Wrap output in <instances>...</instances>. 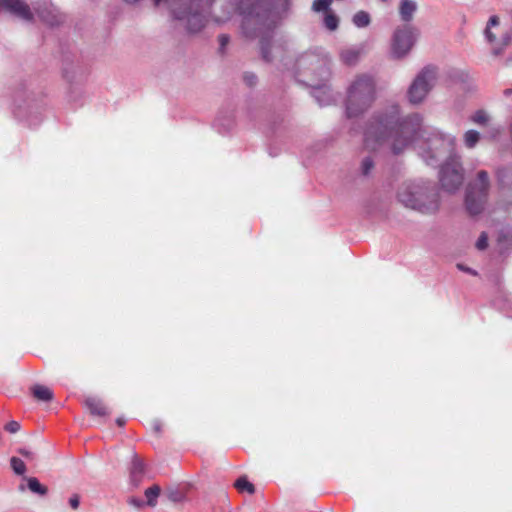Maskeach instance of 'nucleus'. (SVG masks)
<instances>
[{
  "mask_svg": "<svg viewBox=\"0 0 512 512\" xmlns=\"http://www.w3.org/2000/svg\"><path fill=\"white\" fill-rule=\"evenodd\" d=\"M160 492L161 488L158 485H153L145 490V497L149 506L154 507L157 504V498Z\"/></svg>",
  "mask_w": 512,
  "mask_h": 512,
  "instance_id": "obj_24",
  "label": "nucleus"
},
{
  "mask_svg": "<svg viewBox=\"0 0 512 512\" xmlns=\"http://www.w3.org/2000/svg\"><path fill=\"white\" fill-rule=\"evenodd\" d=\"M18 453L21 454L22 456H24L25 458L30 459V460H33L34 456H35L34 452H32V451H30V450H28L26 448H20L18 450Z\"/></svg>",
  "mask_w": 512,
  "mask_h": 512,
  "instance_id": "obj_38",
  "label": "nucleus"
},
{
  "mask_svg": "<svg viewBox=\"0 0 512 512\" xmlns=\"http://www.w3.org/2000/svg\"><path fill=\"white\" fill-rule=\"evenodd\" d=\"M5 430L9 433H16L20 430V424L17 421H10L5 425Z\"/></svg>",
  "mask_w": 512,
  "mask_h": 512,
  "instance_id": "obj_35",
  "label": "nucleus"
},
{
  "mask_svg": "<svg viewBox=\"0 0 512 512\" xmlns=\"http://www.w3.org/2000/svg\"><path fill=\"white\" fill-rule=\"evenodd\" d=\"M364 53V45L351 46L340 51L341 61L348 66L356 65Z\"/></svg>",
  "mask_w": 512,
  "mask_h": 512,
  "instance_id": "obj_14",
  "label": "nucleus"
},
{
  "mask_svg": "<svg viewBox=\"0 0 512 512\" xmlns=\"http://www.w3.org/2000/svg\"><path fill=\"white\" fill-rule=\"evenodd\" d=\"M503 94L508 97L512 95V88H507L503 91Z\"/></svg>",
  "mask_w": 512,
  "mask_h": 512,
  "instance_id": "obj_44",
  "label": "nucleus"
},
{
  "mask_svg": "<svg viewBox=\"0 0 512 512\" xmlns=\"http://www.w3.org/2000/svg\"><path fill=\"white\" fill-rule=\"evenodd\" d=\"M129 503H130L131 505L136 506V507H141V506L143 505V501H142V500H140V499H137V498H131V499L129 500Z\"/></svg>",
  "mask_w": 512,
  "mask_h": 512,
  "instance_id": "obj_41",
  "label": "nucleus"
},
{
  "mask_svg": "<svg viewBox=\"0 0 512 512\" xmlns=\"http://www.w3.org/2000/svg\"><path fill=\"white\" fill-rule=\"evenodd\" d=\"M219 42V53L224 54L227 45L230 42V37L227 34H221L218 37Z\"/></svg>",
  "mask_w": 512,
  "mask_h": 512,
  "instance_id": "obj_32",
  "label": "nucleus"
},
{
  "mask_svg": "<svg viewBox=\"0 0 512 512\" xmlns=\"http://www.w3.org/2000/svg\"><path fill=\"white\" fill-rule=\"evenodd\" d=\"M497 181L500 187L510 188L512 186V168L500 167L496 171Z\"/></svg>",
  "mask_w": 512,
  "mask_h": 512,
  "instance_id": "obj_18",
  "label": "nucleus"
},
{
  "mask_svg": "<svg viewBox=\"0 0 512 512\" xmlns=\"http://www.w3.org/2000/svg\"><path fill=\"white\" fill-rule=\"evenodd\" d=\"M313 96L320 106L328 105L332 102V95L328 87L325 85H317L314 87Z\"/></svg>",
  "mask_w": 512,
  "mask_h": 512,
  "instance_id": "obj_17",
  "label": "nucleus"
},
{
  "mask_svg": "<svg viewBox=\"0 0 512 512\" xmlns=\"http://www.w3.org/2000/svg\"><path fill=\"white\" fill-rule=\"evenodd\" d=\"M397 197L405 207L424 214H432L439 209V194L431 181L404 184Z\"/></svg>",
  "mask_w": 512,
  "mask_h": 512,
  "instance_id": "obj_4",
  "label": "nucleus"
},
{
  "mask_svg": "<svg viewBox=\"0 0 512 512\" xmlns=\"http://www.w3.org/2000/svg\"><path fill=\"white\" fill-rule=\"evenodd\" d=\"M382 2H387L388 0H381Z\"/></svg>",
  "mask_w": 512,
  "mask_h": 512,
  "instance_id": "obj_49",
  "label": "nucleus"
},
{
  "mask_svg": "<svg viewBox=\"0 0 512 512\" xmlns=\"http://www.w3.org/2000/svg\"><path fill=\"white\" fill-rule=\"evenodd\" d=\"M234 487L238 490L240 493L247 492L248 494H254L255 493V486L248 481L246 476L239 477L235 483Z\"/></svg>",
  "mask_w": 512,
  "mask_h": 512,
  "instance_id": "obj_21",
  "label": "nucleus"
},
{
  "mask_svg": "<svg viewBox=\"0 0 512 512\" xmlns=\"http://www.w3.org/2000/svg\"><path fill=\"white\" fill-rule=\"evenodd\" d=\"M376 99V83L369 74L355 76L347 88L345 112L349 119L366 112Z\"/></svg>",
  "mask_w": 512,
  "mask_h": 512,
  "instance_id": "obj_5",
  "label": "nucleus"
},
{
  "mask_svg": "<svg viewBox=\"0 0 512 512\" xmlns=\"http://www.w3.org/2000/svg\"><path fill=\"white\" fill-rule=\"evenodd\" d=\"M116 423H117L118 426H124L125 423H126V420L123 417H119V418L116 419Z\"/></svg>",
  "mask_w": 512,
  "mask_h": 512,
  "instance_id": "obj_43",
  "label": "nucleus"
},
{
  "mask_svg": "<svg viewBox=\"0 0 512 512\" xmlns=\"http://www.w3.org/2000/svg\"><path fill=\"white\" fill-rule=\"evenodd\" d=\"M487 246H488V236L485 232H482L476 242V247L479 250H485L487 248Z\"/></svg>",
  "mask_w": 512,
  "mask_h": 512,
  "instance_id": "obj_33",
  "label": "nucleus"
},
{
  "mask_svg": "<svg viewBox=\"0 0 512 512\" xmlns=\"http://www.w3.org/2000/svg\"><path fill=\"white\" fill-rule=\"evenodd\" d=\"M480 134L476 130H468L464 135V142L468 148H473L479 141Z\"/></svg>",
  "mask_w": 512,
  "mask_h": 512,
  "instance_id": "obj_27",
  "label": "nucleus"
},
{
  "mask_svg": "<svg viewBox=\"0 0 512 512\" xmlns=\"http://www.w3.org/2000/svg\"><path fill=\"white\" fill-rule=\"evenodd\" d=\"M471 120L476 124L485 125L489 120V116L484 110H478L472 115Z\"/></svg>",
  "mask_w": 512,
  "mask_h": 512,
  "instance_id": "obj_30",
  "label": "nucleus"
},
{
  "mask_svg": "<svg viewBox=\"0 0 512 512\" xmlns=\"http://www.w3.org/2000/svg\"><path fill=\"white\" fill-rule=\"evenodd\" d=\"M10 464L15 474L23 475L26 472V465L20 458L12 457Z\"/></svg>",
  "mask_w": 512,
  "mask_h": 512,
  "instance_id": "obj_29",
  "label": "nucleus"
},
{
  "mask_svg": "<svg viewBox=\"0 0 512 512\" xmlns=\"http://www.w3.org/2000/svg\"><path fill=\"white\" fill-rule=\"evenodd\" d=\"M216 0H153L155 6L164 3L173 18L189 33H197L205 26L206 13Z\"/></svg>",
  "mask_w": 512,
  "mask_h": 512,
  "instance_id": "obj_3",
  "label": "nucleus"
},
{
  "mask_svg": "<svg viewBox=\"0 0 512 512\" xmlns=\"http://www.w3.org/2000/svg\"><path fill=\"white\" fill-rule=\"evenodd\" d=\"M419 29L410 24L397 27L391 39V55L394 59L405 58L419 37Z\"/></svg>",
  "mask_w": 512,
  "mask_h": 512,
  "instance_id": "obj_8",
  "label": "nucleus"
},
{
  "mask_svg": "<svg viewBox=\"0 0 512 512\" xmlns=\"http://www.w3.org/2000/svg\"><path fill=\"white\" fill-rule=\"evenodd\" d=\"M297 68L299 70L311 69L312 71L319 70L320 75L328 76L329 71L326 61L315 53H305L297 60Z\"/></svg>",
  "mask_w": 512,
  "mask_h": 512,
  "instance_id": "obj_10",
  "label": "nucleus"
},
{
  "mask_svg": "<svg viewBox=\"0 0 512 512\" xmlns=\"http://www.w3.org/2000/svg\"><path fill=\"white\" fill-rule=\"evenodd\" d=\"M506 47H504L502 44L500 46L493 47L492 54L494 56H500L503 54Z\"/></svg>",
  "mask_w": 512,
  "mask_h": 512,
  "instance_id": "obj_39",
  "label": "nucleus"
},
{
  "mask_svg": "<svg viewBox=\"0 0 512 512\" xmlns=\"http://www.w3.org/2000/svg\"><path fill=\"white\" fill-rule=\"evenodd\" d=\"M169 498H170L171 500H173V501H176V500H177L176 494H174V493H171V494H170V496H169Z\"/></svg>",
  "mask_w": 512,
  "mask_h": 512,
  "instance_id": "obj_46",
  "label": "nucleus"
},
{
  "mask_svg": "<svg viewBox=\"0 0 512 512\" xmlns=\"http://www.w3.org/2000/svg\"><path fill=\"white\" fill-rule=\"evenodd\" d=\"M145 475V464L138 457L137 454H133L131 466L129 468V476L131 484L135 487H137L143 480V477Z\"/></svg>",
  "mask_w": 512,
  "mask_h": 512,
  "instance_id": "obj_12",
  "label": "nucleus"
},
{
  "mask_svg": "<svg viewBox=\"0 0 512 512\" xmlns=\"http://www.w3.org/2000/svg\"><path fill=\"white\" fill-rule=\"evenodd\" d=\"M323 21L324 26L330 31H334L338 28L339 18L332 11L325 13Z\"/></svg>",
  "mask_w": 512,
  "mask_h": 512,
  "instance_id": "obj_26",
  "label": "nucleus"
},
{
  "mask_svg": "<svg viewBox=\"0 0 512 512\" xmlns=\"http://www.w3.org/2000/svg\"><path fill=\"white\" fill-rule=\"evenodd\" d=\"M510 63H512V56L506 59V65H509Z\"/></svg>",
  "mask_w": 512,
  "mask_h": 512,
  "instance_id": "obj_47",
  "label": "nucleus"
},
{
  "mask_svg": "<svg viewBox=\"0 0 512 512\" xmlns=\"http://www.w3.org/2000/svg\"><path fill=\"white\" fill-rule=\"evenodd\" d=\"M27 487L28 489L40 496H44L47 494L48 489L44 485H42L39 480L35 477L27 478Z\"/></svg>",
  "mask_w": 512,
  "mask_h": 512,
  "instance_id": "obj_22",
  "label": "nucleus"
},
{
  "mask_svg": "<svg viewBox=\"0 0 512 512\" xmlns=\"http://www.w3.org/2000/svg\"><path fill=\"white\" fill-rule=\"evenodd\" d=\"M364 144L369 150L389 145L394 154H400L416 142L423 160L431 166L441 159L450 160L455 154V137L436 128L423 127L418 113L401 117L397 104H389L373 113L363 131Z\"/></svg>",
  "mask_w": 512,
  "mask_h": 512,
  "instance_id": "obj_1",
  "label": "nucleus"
},
{
  "mask_svg": "<svg viewBox=\"0 0 512 512\" xmlns=\"http://www.w3.org/2000/svg\"><path fill=\"white\" fill-rule=\"evenodd\" d=\"M153 429L156 433H160L161 432V423L159 420H155L153 422Z\"/></svg>",
  "mask_w": 512,
  "mask_h": 512,
  "instance_id": "obj_42",
  "label": "nucleus"
},
{
  "mask_svg": "<svg viewBox=\"0 0 512 512\" xmlns=\"http://www.w3.org/2000/svg\"><path fill=\"white\" fill-rule=\"evenodd\" d=\"M215 126L218 128L220 133H226L234 126V116L230 113L227 117L222 113L219 114L215 120Z\"/></svg>",
  "mask_w": 512,
  "mask_h": 512,
  "instance_id": "obj_19",
  "label": "nucleus"
},
{
  "mask_svg": "<svg viewBox=\"0 0 512 512\" xmlns=\"http://www.w3.org/2000/svg\"><path fill=\"white\" fill-rule=\"evenodd\" d=\"M353 23L359 28H364L370 24V15L365 11H358L353 16Z\"/></svg>",
  "mask_w": 512,
  "mask_h": 512,
  "instance_id": "obj_25",
  "label": "nucleus"
},
{
  "mask_svg": "<svg viewBox=\"0 0 512 512\" xmlns=\"http://www.w3.org/2000/svg\"><path fill=\"white\" fill-rule=\"evenodd\" d=\"M0 8L6 9L22 20L30 21L33 19L30 7L23 0H0Z\"/></svg>",
  "mask_w": 512,
  "mask_h": 512,
  "instance_id": "obj_11",
  "label": "nucleus"
},
{
  "mask_svg": "<svg viewBox=\"0 0 512 512\" xmlns=\"http://www.w3.org/2000/svg\"><path fill=\"white\" fill-rule=\"evenodd\" d=\"M69 504H70L71 508L77 509L80 505L79 495L78 494L72 495L69 499Z\"/></svg>",
  "mask_w": 512,
  "mask_h": 512,
  "instance_id": "obj_37",
  "label": "nucleus"
},
{
  "mask_svg": "<svg viewBox=\"0 0 512 512\" xmlns=\"http://www.w3.org/2000/svg\"><path fill=\"white\" fill-rule=\"evenodd\" d=\"M36 12L41 20L50 26L59 25L63 21L62 15L53 5L37 8Z\"/></svg>",
  "mask_w": 512,
  "mask_h": 512,
  "instance_id": "obj_13",
  "label": "nucleus"
},
{
  "mask_svg": "<svg viewBox=\"0 0 512 512\" xmlns=\"http://www.w3.org/2000/svg\"><path fill=\"white\" fill-rule=\"evenodd\" d=\"M417 8V3L414 0H400L399 15L401 20L406 24H409V22L412 21Z\"/></svg>",
  "mask_w": 512,
  "mask_h": 512,
  "instance_id": "obj_15",
  "label": "nucleus"
},
{
  "mask_svg": "<svg viewBox=\"0 0 512 512\" xmlns=\"http://www.w3.org/2000/svg\"><path fill=\"white\" fill-rule=\"evenodd\" d=\"M499 25V17L493 15L489 18L486 28L484 30V36L489 43H493L496 40L495 34L491 31L492 27H496Z\"/></svg>",
  "mask_w": 512,
  "mask_h": 512,
  "instance_id": "obj_23",
  "label": "nucleus"
},
{
  "mask_svg": "<svg viewBox=\"0 0 512 512\" xmlns=\"http://www.w3.org/2000/svg\"><path fill=\"white\" fill-rule=\"evenodd\" d=\"M19 490H20V491H24V490H25V486H24V485H20V486H19Z\"/></svg>",
  "mask_w": 512,
  "mask_h": 512,
  "instance_id": "obj_48",
  "label": "nucleus"
},
{
  "mask_svg": "<svg viewBox=\"0 0 512 512\" xmlns=\"http://www.w3.org/2000/svg\"><path fill=\"white\" fill-rule=\"evenodd\" d=\"M437 78L438 68L435 65L423 67L408 88V101L414 105L422 103L435 86Z\"/></svg>",
  "mask_w": 512,
  "mask_h": 512,
  "instance_id": "obj_7",
  "label": "nucleus"
},
{
  "mask_svg": "<svg viewBox=\"0 0 512 512\" xmlns=\"http://www.w3.org/2000/svg\"><path fill=\"white\" fill-rule=\"evenodd\" d=\"M374 167V160L367 156L361 162V173L364 176H368Z\"/></svg>",
  "mask_w": 512,
  "mask_h": 512,
  "instance_id": "obj_31",
  "label": "nucleus"
},
{
  "mask_svg": "<svg viewBox=\"0 0 512 512\" xmlns=\"http://www.w3.org/2000/svg\"><path fill=\"white\" fill-rule=\"evenodd\" d=\"M243 79H244V82L250 87L254 86L257 82L256 75L254 73H250V72L245 73L243 76Z\"/></svg>",
  "mask_w": 512,
  "mask_h": 512,
  "instance_id": "obj_34",
  "label": "nucleus"
},
{
  "mask_svg": "<svg viewBox=\"0 0 512 512\" xmlns=\"http://www.w3.org/2000/svg\"><path fill=\"white\" fill-rule=\"evenodd\" d=\"M85 405L92 415L105 416L108 414L107 408L102 400L95 397H88L85 400Z\"/></svg>",
  "mask_w": 512,
  "mask_h": 512,
  "instance_id": "obj_16",
  "label": "nucleus"
},
{
  "mask_svg": "<svg viewBox=\"0 0 512 512\" xmlns=\"http://www.w3.org/2000/svg\"><path fill=\"white\" fill-rule=\"evenodd\" d=\"M512 42V31L504 33L501 37V44L507 47Z\"/></svg>",
  "mask_w": 512,
  "mask_h": 512,
  "instance_id": "obj_36",
  "label": "nucleus"
},
{
  "mask_svg": "<svg viewBox=\"0 0 512 512\" xmlns=\"http://www.w3.org/2000/svg\"><path fill=\"white\" fill-rule=\"evenodd\" d=\"M490 187L488 173L480 170L476 180L468 184L465 196V206L470 215L480 214L485 207Z\"/></svg>",
  "mask_w": 512,
  "mask_h": 512,
  "instance_id": "obj_6",
  "label": "nucleus"
},
{
  "mask_svg": "<svg viewBox=\"0 0 512 512\" xmlns=\"http://www.w3.org/2000/svg\"><path fill=\"white\" fill-rule=\"evenodd\" d=\"M457 267H458L460 270L464 271V272H467V273L472 274V275H477V272H476L475 270H473V269H471V268H469V267H465V266H464V265H462V264H458V265H457Z\"/></svg>",
  "mask_w": 512,
  "mask_h": 512,
  "instance_id": "obj_40",
  "label": "nucleus"
},
{
  "mask_svg": "<svg viewBox=\"0 0 512 512\" xmlns=\"http://www.w3.org/2000/svg\"><path fill=\"white\" fill-rule=\"evenodd\" d=\"M291 0H230L223 15H215V21L223 23L234 12L242 16V35L250 40L259 39L261 58L265 62L282 60L287 41L275 37V29L283 14L287 13Z\"/></svg>",
  "mask_w": 512,
  "mask_h": 512,
  "instance_id": "obj_2",
  "label": "nucleus"
},
{
  "mask_svg": "<svg viewBox=\"0 0 512 512\" xmlns=\"http://www.w3.org/2000/svg\"><path fill=\"white\" fill-rule=\"evenodd\" d=\"M332 4V0H314L312 3V10L314 12H324L327 13L330 10V6Z\"/></svg>",
  "mask_w": 512,
  "mask_h": 512,
  "instance_id": "obj_28",
  "label": "nucleus"
},
{
  "mask_svg": "<svg viewBox=\"0 0 512 512\" xmlns=\"http://www.w3.org/2000/svg\"><path fill=\"white\" fill-rule=\"evenodd\" d=\"M33 396L40 401H50L53 398V392L48 387L43 385H35L32 388Z\"/></svg>",
  "mask_w": 512,
  "mask_h": 512,
  "instance_id": "obj_20",
  "label": "nucleus"
},
{
  "mask_svg": "<svg viewBox=\"0 0 512 512\" xmlns=\"http://www.w3.org/2000/svg\"><path fill=\"white\" fill-rule=\"evenodd\" d=\"M464 173L459 157L446 160L439 171V181L444 191L454 193L463 184Z\"/></svg>",
  "mask_w": 512,
  "mask_h": 512,
  "instance_id": "obj_9",
  "label": "nucleus"
},
{
  "mask_svg": "<svg viewBox=\"0 0 512 512\" xmlns=\"http://www.w3.org/2000/svg\"><path fill=\"white\" fill-rule=\"evenodd\" d=\"M124 1L129 4H135V3L139 2L140 0H124Z\"/></svg>",
  "mask_w": 512,
  "mask_h": 512,
  "instance_id": "obj_45",
  "label": "nucleus"
}]
</instances>
